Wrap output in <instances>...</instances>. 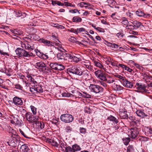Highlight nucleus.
<instances>
[{"instance_id":"7","label":"nucleus","mask_w":152,"mask_h":152,"mask_svg":"<svg viewBox=\"0 0 152 152\" xmlns=\"http://www.w3.org/2000/svg\"><path fill=\"white\" fill-rule=\"evenodd\" d=\"M25 117L29 122H33L35 124L39 120L38 117L36 118L30 113H26L25 114Z\"/></svg>"},{"instance_id":"11","label":"nucleus","mask_w":152,"mask_h":152,"mask_svg":"<svg viewBox=\"0 0 152 152\" xmlns=\"http://www.w3.org/2000/svg\"><path fill=\"white\" fill-rule=\"evenodd\" d=\"M136 14L137 16L140 17H143L146 18L147 17L150 16V14H145L144 12L141 10L138 9L136 12Z\"/></svg>"},{"instance_id":"18","label":"nucleus","mask_w":152,"mask_h":152,"mask_svg":"<svg viewBox=\"0 0 152 152\" xmlns=\"http://www.w3.org/2000/svg\"><path fill=\"white\" fill-rule=\"evenodd\" d=\"M25 50L20 48H17L15 50L16 55L19 57H21L23 52Z\"/></svg>"},{"instance_id":"53","label":"nucleus","mask_w":152,"mask_h":152,"mask_svg":"<svg viewBox=\"0 0 152 152\" xmlns=\"http://www.w3.org/2000/svg\"><path fill=\"white\" fill-rule=\"evenodd\" d=\"M14 121L15 122V124L17 125H20L21 124V121L18 119L17 118L14 117Z\"/></svg>"},{"instance_id":"1","label":"nucleus","mask_w":152,"mask_h":152,"mask_svg":"<svg viewBox=\"0 0 152 152\" xmlns=\"http://www.w3.org/2000/svg\"><path fill=\"white\" fill-rule=\"evenodd\" d=\"M89 88L91 92L96 94L102 93L104 91V88L100 86L94 84H90Z\"/></svg>"},{"instance_id":"22","label":"nucleus","mask_w":152,"mask_h":152,"mask_svg":"<svg viewBox=\"0 0 152 152\" xmlns=\"http://www.w3.org/2000/svg\"><path fill=\"white\" fill-rule=\"evenodd\" d=\"M47 141L48 142L50 143L52 145L56 147H58V146L59 144L54 140L52 139H48Z\"/></svg>"},{"instance_id":"10","label":"nucleus","mask_w":152,"mask_h":152,"mask_svg":"<svg viewBox=\"0 0 152 152\" xmlns=\"http://www.w3.org/2000/svg\"><path fill=\"white\" fill-rule=\"evenodd\" d=\"M34 43L29 44L27 42H26L25 43H22L21 46L23 48H25L26 49L31 51L34 49L35 47L34 46Z\"/></svg>"},{"instance_id":"27","label":"nucleus","mask_w":152,"mask_h":152,"mask_svg":"<svg viewBox=\"0 0 152 152\" xmlns=\"http://www.w3.org/2000/svg\"><path fill=\"white\" fill-rule=\"evenodd\" d=\"M58 63L57 62L50 63L49 64V65L52 69L56 70L57 67L58 65Z\"/></svg>"},{"instance_id":"51","label":"nucleus","mask_w":152,"mask_h":152,"mask_svg":"<svg viewBox=\"0 0 152 152\" xmlns=\"http://www.w3.org/2000/svg\"><path fill=\"white\" fill-rule=\"evenodd\" d=\"M117 77V78L119 79L120 80L122 83L126 79L125 77H123L120 75H118Z\"/></svg>"},{"instance_id":"48","label":"nucleus","mask_w":152,"mask_h":152,"mask_svg":"<svg viewBox=\"0 0 152 152\" xmlns=\"http://www.w3.org/2000/svg\"><path fill=\"white\" fill-rule=\"evenodd\" d=\"M61 95L63 97H69L72 96V94L69 93L64 92L61 94Z\"/></svg>"},{"instance_id":"3","label":"nucleus","mask_w":152,"mask_h":152,"mask_svg":"<svg viewBox=\"0 0 152 152\" xmlns=\"http://www.w3.org/2000/svg\"><path fill=\"white\" fill-rule=\"evenodd\" d=\"M81 69L79 67L73 66L67 69V72L68 73L80 76Z\"/></svg>"},{"instance_id":"63","label":"nucleus","mask_w":152,"mask_h":152,"mask_svg":"<svg viewBox=\"0 0 152 152\" xmlns=\"http://www.w3.org/2000/svg\"><path fill=\"white\" fill-rule=\"evenodd\" d=\"M83 97L85 98H91V96L84 92V95L83 96Z\"/></svg>"},{"instance_id":"30","label":"nucleus","mask_w":152,"mask_h":152,"mask_svg":"<svg viewBox=\"0 0 152 152\" xmlns=\"http://www.w3.org/2000/svg\"><path fill=\"white\" fill-rule=\"evenodd\" d=\"M16 15L17 17H21V18H23L26 16V14L22 12L21 11H18L16 13Z\"/></svg>"},{"instance_id":"26","label":"nucleus","mask_w":152,"mask_h":152,"mask_svg":"<svg viewBox=\"0 0 152 152\" xmlns=\"http://www.w3.org/2000/svg\"><path fill=\"white\" fill-rule=\"evenodd\" d=\"M59 145L60 147L61 148V150L63 151H64L66 150V148L67 146L66 145V143L62 141H61L59 142Z\"/></svg>"},{"instance_id":"52","label":"nucleus","mask_w":152,"mask_h":152,"mask_svg":"<svg viewBox=\"0 0 152 152\" xmlns=\"http://www.w3.org/2000/svg\"><path fill=\"white\" fill-rule=\"evenodd\" d=\"M136 87L137 88L140 90H143L144 88L143 86L141 85H140L139 83H136Z\"/></svg>"},{"instance_id":"25","label":"nucleus","mask_w":152,"mask_h":152,"mask_svg":"<svg viewBox=\"0 0 152 152\" xmlns=\"http://www.w3.org/2000/svg\"><path fill=\"white\" fill-rule=\"evenodd\" d=\"M29 37L31 39H33L35 40L40 41L41 39L39 38V36L37 34H31Z\"/></svg>"},{"instance_id":"46","label":"nucleus","mask_w":152,"mask_h":152,"mask_svg":"<svg viewBox=\"0 0 152 152\" xmlns=\"http://www.w3.org/2000/svg\"><path fill=\"white\" fill-rule=\"evenodd\" d=\"M129 22L125 17H123L122 19L121 23L124 25H127L128 24Z\"/></svg>"},{"instance_id":"15","label":"nucleus","mask_w":152,"mask_h":152,"mask_svg":"<svg viewBox=\"0 0 152 152\" xmlns=\"http://www.w3.org/2000/svg\"><path fill=\"white\" fill-rule=\"evenodd\" d=\"M143 110H137L136 111V113L137 115L141 118H144L145 117H147L148 115L145 114L143 112Z\"/></svg>"},{"instance_id":"37","label":"nucleus","mask_w":152,"mask_h":152,"mask_svg":"<svg viewBox=\"0 0 152 152\" xmlns=\"http://www.w3.org/2000/svg\"><path fill=\"white\" fill-rule=\"evenodd\" d=\"M68 39L69 41L73 43H77V42H78L79 43V44L83 45L81 42L76 41V39L74 37H71L70 38H69Z\"/></svg>"},{"instance_id":"58","label":"nucleus","mask_w":152,"mask_h":152,"mask_svg":"<svg viewBox=\"0 0 152 152\" xmlns=\"http://www.w3.org/2000/svg\"><path fill=\"white\" fill-rule=\"evenodd\" d=\"M119 64V63H117L116 61H113L111 62L110 64L111 65H112V66H115L116 67H118V64Z\"/></svg>"},{"instance_id":"20","label":"nucleus","mask_w":152,"mask_h":152,"mask_svg":"<svg viewBox=\"0 0 152 152\" xmlns=\"http://www.w3.org/2000/svg\"><path fill=\"white\" fill-rule=\"evenodd\" d=\"M145 133L146 136L150 137L152 136V128L147 127L145 129Z\"/></svg>"},{"instance_id":"60","label":"nucleus","mask_w":152,"mask_h":152,"mask_svg":"<svg viewBox=\"0 0 152 152\" xmlns=\"http://www.w3.org/2000/svg\"><path fill=\"white\" fill-rule=\"evenodd\" d=\"M105 59L106 63H107V62H110V63H111V62L113 61V59L108 57H106Z\"/></svg>"},{"instance_id":"9","label":"nucleus","mask_w":152,"mask_h":152,"mask_svg":"<svg viewBox=\"0 0 152 152\" xmlns=\"http://www.w3.org/2000/svg\"><path fill=\"white\" fill-rule=\"evenodd\" d=\"M35 55L33 54L31 51H27L25 50L23 52L22 55V57L24 58V59H28L31 58V57H34Z\"/></svg>"},{"instance_id":"41","label":"nucleus","mask_w":152,"mask_h":152,"mask_svg":"<svg viewBox=\"0 0 152 152\" xmlns=\"http://www.w3.org/2000/svg\"><path fill=\"white\" fill-rule=\"evenodd\" d=\"M95 29L98 31H99L100 32H104V29L101 27H96L95 25L93 24H92L91 25Z\"/></svg>"},{"instance_id":"39","label":"nucleus","mask_w":152,"mask_h":152,"mask_svg":"<svg viewBox=\"0 0 152 152\" xmlns=\"http://www.w3.org/2000/svg\"><path fill=\"white\" fill-rule=\"evenodd\" d=\"M84 66L88 70L92 72H94V69H93V67L91 66L90 63L84 64Z\"/></svg>"},{"instance_id":"34","label":"nucleus","mask_w":152,"mask_h":152,"mask_svg":"<svg viewBox=\"0 0 152 152\" xmlns=\"http://www.w3.org/2000/svg\"><path fill=\"white\" fill-rule=\"evenodd\" d=\"M64 60H71V58L72 55H71L70 54L67 53H65Z\"/></svg>"},{"instance_id":"6","label":"nucleus","mask_w":152,"mask_h":152,"mask_svg":"<svg viewBox=\"0 0 152 152\" xmlns=\"http://www.w3.org/2000/svg\"><path fill=\"white\" fill-rule=\"evenodd\" d=\"M35 58L34 59V63H35V66L36 67L39 69H40L41 71H43V69L46 67V65L43 61H36V58Z\"/></svg>"},{"instance_id":"54","label":"nucleus","mask_w":152,"mask_h":152,"mask_svg":"<svg viewBox=\"0 0 152 152\" xmlns=\"http://www.w3.org/2000/svg\"><path fill=\"white\" fill-rule=\"evenodd\" d=\"M128 118L132 121L134 123H135V121H137L135 117L133 116H130L129 117H128Z\"/></svg>"},{"instance_id":"21","label":"nucleus","mask_w":152,"mask_h":152,"mask_svg":"<svg viewBox=\"0 0 152 152\" xmlns=\"http://www.w3.org/2000/svg\"><path fill=\"white\" fill-rule=\"evenodd\" d=\"M37 56L39 58L43 59H46L48 58L47 55L42 52L38 53L37 54Z\"/></svg>"},{"instance_id":"38","label":"nucleus","mask_w":152,"mask_h":152,"mask_svg":"<svg viewBox=\"0 0 152 152\" xmlns=\"http://www.w3.org/2000/svg\"><path fill=\"white\" fill-rule=\"evenodd\" d=\"M64 65H62L61 64L58 63L56 70L61 71L64 70Z\"/></svg>"},{"instance_id":"40","label":"nucleus","mask_w":152,"mask_h":152,"mask_svg":"<svg viewBox=\"0 0 152 152\" xmlns=\"http://www.w3.org/2000/svg\"><path fill=\"white\" fill-rule=\"evenodd\" d=\"M71 60H72L74 61L77 62L80 60V59L79 57L72 55L71 58Z\"/></svg>"},{"instance_id":"50","label":"nucleus","mask_w":152,"mask_h":152,"mask_svg":"<svg viewBox=\"0 0 152 152\" xmlns=\"http://www.w3.org/2000/svg\"><path fill=\"white\" fill-rule=\"evenodd\" d=\"M66 151H65V152H74V151L72 147L71 148L70 146H67V148H66Z\"/></svg>"},{"instance_id":"31","label":"nucleus","mask_w":152,"mask_h":152,"mask_svg":"<svg viewBox=\"0 0 152 152\" xmlns=\"http://www.w3.org/2000/svg\"><path fill=\"white\" fill-rule=\"evenodd\" d=\"M107 119L110 121H114L116 124H117L118 122V120L116 118L111 115L108 117Z\"/></svg>"},{"instance_id":"33","label":"nucleus","mask_w":152,"mask_h":152,"mask_svg":"<svg viewBox=\"0 0 152 152\" xmlns=\"http://www.w3.org/2000/svg\"><path fill=\"white\" fill-rule=\"evenodd\" d=\"M35 124L39 126L41 129H43L45 126V125L43 122L42 121H38L36 122Z\"/></svg>"},{"instance_id":"13","label":"nucleus","mask_w":152,"mask_h":152,"mask_svg":"<svg viewBox=\"0 0 152 152\" xmlns=\"http://www.w3.org/2000/svg\"><path fill=\"white\" fill-rule=\"evenodd\" d=\"M122 84L125 87L127 88H132L133 86V83L129 81L126 79L123 82Z\"/></svg>"},{"instance_id":"4","label":"nucleus","mask_w":152,"mask_h":152,"mask_svg":"<svg viewBox=\"0 0 152 152\" xmlns=\"http://www.w3.org/2000/svg\"><path fill=\"white\" fill-rule=\"evenodd\" d=\"M140 129L136 127L132 128L129 129V136L132 139H135L139 133Z\"/></svg>"},{"instance_id":"24","label":"nucleus","mask_w":152,"mask_h":152,"mask_svg":"<svg viewBox=\"0 0 152 152\" xmlns=\"http://www.w3.org/2000/svg\"><path fill=\"white\" fill-rule=\"evenodd\" d=\"M119 115L121 118L128 119V115L125 111L120 112L119 114Z\"/></svg>"},{"instance_id":"19","label":"nucleus","mask_w":152,"mask_h":152,"mask_svg":"<svg viewBox=\"0 0 152 152\" xmlns=\"http://www.w3.org/2000/svg\"><path fill=\"white\" fill-rule=\"evenodd\" d=\"M64 52H60L58 53L57 55V58L59 60H64Z\"/></svg>"},{"instance_id":"61","label":"nucleus","mask_w":152,"mask_h":152,"mask_svg":"<svg viewBox=\"0 0 152 152\" xmlns=\"http://www.w3.org/2000/svg\"><path fill=\"white\" fill-rule=\"evenodd\" d=\"M19 131L20 132V133H21V134L24 137L27 138H29L28 137L27 135L25 134L23 131L21 129H19Z\"/></svg>"},{"instance_id":"2","label":"nucleus","mask_w":152,"mask_h":152,"mask_svg":"<svg viewBox=\"0 0 152 152\" xmlns=\"http://www.w3.org/2000/svg\"><path fill=\"white\" fill-rule=\"evenodd\" d=\"M60 119L62 122L65 123H69L73 121V116L70 114H65L61 115Z\"/></svg>"},{"instance_id":"44","label":"nucleus","mask_w":152,"mask_h":152,"mask_svg":"<svg viewBox=\"0 0 152 152\" xmlns=\"http://www.w3.org/2000/svg\"><path fill=\"white\" fill-rule=\"evenodd\" d=\"M123 141L124 144L125 145H127L128 144L129 142L130 141V138L129 137H127L123 139Z\"/></svg>"},{"instance_id":"8","label":"nucleus","mask_w":152,"mask_h":152,"mask_svg":"<svg viewBox=\"0 0 152 152\" xmlns=\"http://www.w3.org/2000/svg\"><path fill=\"white\" fill-rule=\"evenodd\" d=\"M94 74L98 78L102 80H105L106 76L103 71L98 70L95 72Z\"/></svg>"},{"instance_id":"17","label":"nucleus","mask_w":152,"mask_h":152,"mask_svg":"<svg viewBox=\"0 0 152 152\" xmlns=\"http://www.w3.org/2000/svg\"><path fill=\"white\" fill-rule=\"evenodd\" d=\"M29 150L27 145L26 144L22 145L20 149V152H28Z\"/></svg>"},{"instance_id":"55","label":"nucleus","mask_w":152,"mask_h":152,"mask_svg":"<svg viewBox=\"0 0 152 152\" xmlns=\"http://www.w3.org/2000/svg\"><path fill=\"white\" fill-rule=\"evenodd\" d=\"M80 132L83 134H85L86 132V129L83 127H81L79 129Z\"/></svg>"},{"instance_id":"29","label":"nucleus","mask_w":152,"mask_h":152,"mask_svg":"<svg viewBox=\"0 0 152 152\" xmlns=\"http://www.w3.org/2000/svg\"><path fill=\"white\" fill-rule=\"evenodd\" d=\"M10 31L13 34H15L20 35L23 34V32L18 30L17 29H10Z\"/></svg>"},{"instance_id":"14","label":"nucleus","mask_w":152,"mask_h":152,"mask_svg":"<svg viewBox=\"0 0 152 152\" xmlns=\"http://www.w3.org/2000/svg\"><path fill=\"white\" fill-rule=\"evenodd\" d=\"M80 76H82L83 78H84L86 79L89 78L90 73L87 70L82 71L81 70Z\"/></svg>"},{"instance_id":"12","label":"nucleus","mask_w":152,"mask_h":152,"mask_svg":"<svg viewBox=\"0 0 152 152\" xmlns=\"http://www.w3.org/2000/svg\"><path fill=\"white\" fill-rule=\"evenodd\" d=\"M13 103L17 106L21 105L23 104V101L22 99L18 97L15 96L13 99Z\"/></svg>"},{"instance_id":"23","label":"nucleus","mask_w":152,"mask_h":152,"mask_svg":"<svg viewBox=\"0 0 152 152\" xmlns=\"http://www.w3.org/2000/svg\"><path fill=\"white\" fill-rule=\"evenodd\" d=\"M114 89L116 91H120L123 89V87L120 85L114 83L113 85Z\"/></svg>"},{"instance_id":"64","label":"nucleus","mask_w":152,"mask_h":152,"mask_svg":"<svg viewBox=\"0 0 152 152\" xmlns=\"http://www.w3.org/2000/svg\"><path fill=\"white\" fill-rule=\"evenodd\" d=\"M15 88L17 89H22L23 88L19 84H16L14 85Z\"/></svg>"},{"instance_id":"62","label":"nucleus","mask_w":152,"mask_h":152,"mask_svg":"<svg viewBox=\"0 0 152 152\" xmlns=\"http://www.w3.org/2000/svg\"><path fill=\"white\" fill-rule=\"evenodd\" d=\"M90 4L88 3L83 2L81 3V5L82 6L88 7L90 6Z\"/></svg>"},{"instance_id":"56","label":"nucleus","mask_w":152,"mask_h":152,"mask_svg":"<svg viewBox=\"0 0 152 152\" xmlns=\"http://www.w3.org/2000/svg\"><path fill=\"white\" fill-rule=\"evenodd\" d=\"M126 28L129 29H136V27L134 26V25H127L126 26Z\"/></svg>"},{"instance_id":"42","label":"nucleus","mask_w":152,"mask_h":152,"mask_svg":"<svg viewBox=\"0 0 152 152\" xmlns=\"http://www.w3.org/2000/svg\"><path fill=\"white\" fill-rule=\"evenodd\" d=\"M127 152H134V150L132 145H129L127 148Z\"/></svg>"},{"instance_id":"35","label":"nucleus","mask_w":152,"mask_h":152,"mask_svg":"<svg viewBox=\"0 0 152 152\" xmlns=\"http://www.w3.org/2000/svg\"><path fill=\"white\" fill-rule=\"evenodd\" d=\"M57 4L58 6H71V4L69 3L68 2H65V4H64L62 3L61 2H60L59 1H57Z\"/></svg>"},{"instance_id":"32","label":"nucleus","mask_w":152,"mask_h":152,"mask_svg":"<svg viewBox=\"0 0 152 152\" xmlns=\"http://www.w3.org/2000/svg\"><path fill=\"white\" fill-rule=\"evenodd\" d=\"M82 21V19L80 17L77 16H75L72 18V21L76 23L80 22Z\"/></svg>"},{"instance_id":"49","label":"nucleus","mask_w":152,"mask_h":152,"mask_svg":"<svg viewBox=\"0 0 152 152\" xmlns=\"http://www.w3.org/2000/svg\"><path fill=\"white\" fill-rule=\"evenodd\" d=\"M109 47L112 48L113 49L114 48L115 49H117L119 47V46L118 45L114 43L112 44L110 43Z\"/></svg>"},{"instance_id":"43","label":"nucleus","mask_w":152,"mask_h":152,"mask_svg":"<svg viewBox=\"0 0 152 152\" xmlns=\"http://www.w3.org/2000/svg\"><path fill=\"white\" fill-rule=\"evenodd\" d=\"M36 91L37 92L41 93L43 92V91L41 86H38L36 88Z\"/></svg>"},{"instance_id":"5","label":"nucleus","mask_w":152,"mask_h":152,"mask_svg":"<svg viewBox=\"0 0 152 152\" xmlns=\"http://www.w3.org/2000/svg\"><path fill=\"white\" fill-rule=\"evenodd\" d=\"M20 140L17 138L11 137L10 139L9 140L8 142L9 145L12 147H16L18 145Z\"/></svg>"},{"instance_id":"47","label":"nucleus","mask_w":152,"mask_h":152,"mask_svg":"<svg viewBox=\"0 0 152 152\" xmlns=\"http://www.w3.org/2000/svg\"><path fill=\"white\" fill-rule=\"evenodd\" d=\"M30 108L33 114L34 115L36 114L37 113V108L32 105L30 106Z\"/></svg>"},{"instance_id":"36","label":"nucleus","mask_w":152,"mask_h":152,"mask_svg":"<svg viewBox=\"0 0 152 152\" xmlns=\"http://www.w3.org/2000/svg\"><path fill=\"white\" fill-rule=\"evenodd\" d=\"M72 147L74 152H75L76 151H80L81 150V148L80 146L77 144L74 145L72 146Z\"/></svg>"},{"instance_id":"28","label":"nucleus","mask_w":152,"mask_h":152,"mask_svg":"<svg viewBox=\"0 0 152 152\" xmlns=\"http://www.w3.org/2000/svg\"><path fill=\"white\" fill-rule=\"evenodd\" d=\"M133 25L136 27V29L138 28L141 27L142 26V23L141 22L137 21H134L133 23Z\"/></svg>"},{"instance_id":"59","label":"nucleus","mask_w":152,"mask_h":152,"mask_svg":"<svg viewBox=\"0 0 152 152\" xmlns=\"http://www.w3.org/2000/svg\"><path fill=\"white\" fill-rule=\"evenodd\" d=\"M72 130V128L70 126L66 127L65 128V130L66 132L70 133Z\"/></svg>"},{"instance_id":"16","label":"nucleus","mask_w":152,"mask_h":152,"mask_svg":"<svg viewBox=\"0 0 152 152\" xmlns=\"http://www.w3.org/2000/svg\"><path fill=\"white\" fill-rule=\"evenodd\" d=\"M40 42L44 43L48 46H52L53 44L52 42L43 38L41 39Z\"/></svg>"},{"instance_id":"45","label":"nucleus","mask_w":152,"mask_h":152,"mask_svg":"<svg viewBox=\"0 0 152 152\" xmlns=\"http://www.w3.org/2000/svg\"><path fill=\"white\" fill-rule=\"evenodd\" d=\"M94 63L95 65L101 69H102L103 67V66L98 61H94Z\"/></svg>"},{"instance_id":"57","label":"nucleus","mask_w":152,"mask_h":152,"mask_svg":"<svg viewBox=\"0 0 152 152\" xmlns=\"http://www.w3.org/2000/svg\"><path fill=\"white\" fill-rule=\"evenodd\" d=\"M126 15L127 16L131 18H132L134 17L133 14L129 12H126Z\"/></svg>"}]
</instances>
